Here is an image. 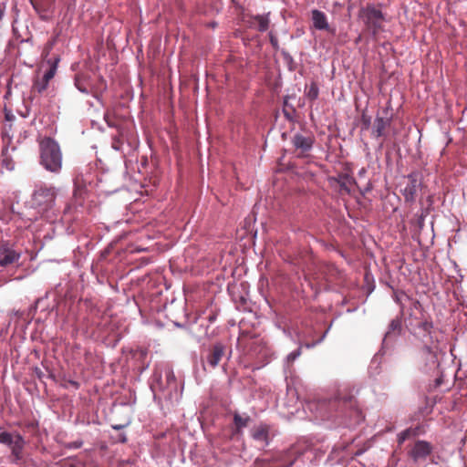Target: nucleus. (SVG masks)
<instances>
[{
	"mask_svg": "<svg viewBox=\"0 0 467 467\" xmlns=\"http://www.w3.org/2000/svg\"><path fill=\"white\" fill-rule=\"evenodd\" d=\"M39 163L47 171L58 173L62 169V152L57 140L45 137L39 141Z\"/></svg>",
	"mask_w": 467,
	"mask_h": 467,
	"instance_id": "f257e3e1",
	"label": "nucleus"
},
{
	"mask_svg": "<svg viewBox=\"0 0 467 467\" xmlns=\"http://www.w3.org/2000/svg\"><path fill=\"white\" fill-rule=\"evenodd\" d=\"M331 406L337 408V416L342 418L344 423L348 426L358 424L364 419L355 397L349 393L339 392L337 399L331 403Z\"/></svg>",
	"mask_w": 467,
	"mask_h": 467,
	"instance_id": "f03ea898",
	"label": "nucleus"
},
{
	"mask_svg": "<svg viewBox=\"0 0 467 467\" xmlns=\"http://www.w3.org/2000/svg\"><path fill=\"white\" fill-rule=\"evenodd\" d=\"M57 189L53 186H37L33 192L31 207L38 213L50 211L56 203Z\"/></svg>",
	"mask_w": 467,
	"mask_h": 467,
	"instance_id": "7ed1b4c3",
	"label": "nucleus"
},
{
	"mask_svg": "<svg viewBox=\"0 0 467 467\" xmlns=\"http://www.w3.org/2000/svg\"><path fill=\"white\" fill-rule=\"evenodd\" d=\"M358 17L364 22L366 28L373 36H377L382 30L384 16L381 10L373 5L362 7L358 12Z\"/></svg>",
	"mask_w": 467,
	"mask_h": 467,
	"instance_id": "20e7f679",
	"label": "nucleus"
},
{
	"mask_svg": "<svg viewBox=\"0 0 467 467\" xmlns=\"http://www.w3.org/2000/svg\"><path fill=\"white\" fill-rule=\"evenodd\" d=\"M418 367L424 372L431 371L438 367L437 351L434 348L425 345L419 351L417 358Z\"/></svg>",
	"mask_w": 467,
	"mask_h": 467,
	"instance_id": "39448f33",
	"label": "nucleus"
},
{
	"mask_svg": "<svg viewBox=\"0 0 467 467\" xmlns=\"http://www.w3.org/2000/svg\"><path fill=\"white\" fill-rule=\"evenodd\" d=\"M21 253L14 249L7 241L0 242V266L6 267L19 261Z\"/></svg>",
	"mask_w": 467,
	"mask_h": 467,
	"instance_id": "423d86ee",
	"label": "nucleus"
},
{
	"mask_svg": "<svg viewBox=\"0 0 467 467\" xmlns=\"http://www.w3.org/2000/svg\"><path fill=\"white\" fill-rule=\"evenodd\" d=\"M291 142L296 150H300L298 156L305 157L306 153L311 150L315 142V138L312 135L296 133L293 136Z\"/></svg>",
	"mask_w": 467,
	"mask_h": 467,
	"instance_id": "0eeeda50",
	"label": "nucleus"
},
{
	"mask_svg": "<svg viewBox=\"0 0 467 467\" xmlns=\"http://www.w3.org/2000/svg\"><path fill=\"white\" fill-rule=\"evenodd\" d=\"M432 446L426 441H417L409 452L414 462L424 461L432 452Z\"/></svg>",
	"mask_w": 467,
	"mask_h": 467,
	"instance_id": "6e6552de",
	"label": "nucleus"
},
{
	"mask_svg": "<svg viewBox=\"0 0 467 467\" xmlns=\"http://www.w3.org/2000/svg\"><path fill=\"white\" fill-rule=\"evenodd\" d=\"M252 438L262 446H267L270 441V427L265 423L254 426L251 431Z\"/></svg>",
	"mask_w": 467,
	"mask_h": 467,
	"instance_id": "1a4fd4ad",
	"label": "nucleus"
},
{
	"mask_svg": "<svg viewBox=\"0 0 467 467\" xmlns=\"http://www.w3.org/2000/svg\"><path fill=\"white\" fill-rule=\"evenodd\" d=\"M26 441L21 434L16 432V441L9 446L11 450V462L18 463L23 459V450Z\"/></svg>",
	"mask_w": 467,
	"mask_h": 467,
	"instance_id": "9d476101",
	"label": "nucleus"
},
{
	"mask_svg": "<svg viewBox=\"0 0 467 467\" xmlns=\"http://www.w3.org/2000/svg\"><path fill=\"white\" fill-rule=\"evenodd\" d=\"M225 348L222 343L214 344L206 358L208 364L214 368L224 355Z\"/></svg>",
	"mask_w": 467,
	"mask_h": 467,
	"instance_id": "9b49d317",
	"label": "nucleus"
},
{
	"mask_svg": "<svg viewBox=\"0 0 467 467\" xmlns=\"http://www.w3.org/2000/svg\"><path fill=\"white\" fill-rule=\"evenodd\" d=\"M391 120L389 118L376 117L373 128L372 135L375 138H380L386 136V130L390 126Z\"/></svg>",
	"mask_w": 467,
	"mask_h": 467,
	"instance_id": "f8f14e48",
	"label": "nucleus"
},
{
	"mask_svg": "<svg viewBox=\"0 0 467 467\" xmlns=\"http://www.w3.org/2000/svg\"><path fill=\"white\" fill-rule=\"evenodd\" d=\"M270 24L269 14L257 15L251 17L250 26H255L260 32H265L268 29Z\"/></svg>",
	"mask_w": 467,
	"mask_h": 467,
	"instance_id": "ddd939ff",
	"label": "nucleus"
},
{
	"mask_svg": "<svg viewBox=\"0 0 467 467\" xmlns=\"http://www.w3.org/2000/svg\"><path fill=\"white\" fill-rule=\"evenodd\" d=\"M312 21L313 25L317 29L319 30H327L328 23L327 19V16L322 11L315 9L312 11Z\"/></svg>",
	"mask_w": 467,
	"mask_h": 467,
	"instance_id": "4468645a",
	"label": "nucleus"
},
{
	"mask_svg": "<svg viewBox=\"0 0 467 467\" xmlns=\"http://www.w3.org/2000/svg\"><path fill=\"white\" fill-rule=\"evenodd\" d=\"M418 191V182L412 176H409V182L403 190V196L407 202H413Z\"/></svg>",
	"mask_w": 467,
	"mask_h": 467,
	"instance_id": "2eb2a0df",
	"label": "nucleus"
},
{
	"mask_svg": "<svg viewBox=\"0 0 467 467\" xmlns=\"http://www.w3.org/2000/svg\"><path fill=\"white\" fill-rule=\"evenodd\" d=\"M322 275L327 283H333L339 275V271L333 265H327L322 267Z\"/></svg>",
	"mask_w": 467,
	"mask_h": 467,
	"instance_id": "dca6fc26",
	"label": "nucleus"
},
{
	"mask_svg": "<svg viewBox=\"0 0 467 467\" xmlns=\"http://www.w3.org/2000/svg\"><path fill=\"white\" fill-rule=\"evenodd\" d=\"M402 329L401 320L400 318H395L391 320L389 325V329L385 335V337H389L391 336H398L400 334Z\"/></svg>",
	"mask_w": 467,
	"mask_h": 467,
	"instance_id": "f3484780",
	"label": "nucleus"
},
{
	"mask_svg": "<svg viewBox=\"0 0 467 467\" xmlns=\"http://www.w3.org/2000/svg\"><path fill=\"white\" fill-rule=\"evenodd\" d=\"M15 441H16V432L11 433L8 431H2V428L0 427V443L9 447Z\"/></svg>",
	"mask_w": 467,
	"mask_h": 467,
	"instance_id": "a211bd4d",
	"label": "nucleus"
},
{
	"mask_svg": "<svg viewBox=\"0 0 467 467\" xmlns=\"http://www.w3.org/2000/svg\"><path fill=\"white\" fill-rule=\"evenodd\" d=\"M417 327L423 332V337L430 336V337L431 338V333L433 328V324L431 321H420L418 323Z\"/></svg>",
	"mask_w": 467,
	"mask_h": 467,
	"instance_id": "6ab92c4d",
	"label": "nucleus"
},
{
	"mask_svg": "<svg viewBox=\"0 0 467 467\" xmlns=\"http://www.w3.org/2000/svg\"><path fill=\"white\" fill-rule=\"evenodd\" d=\"M250 421V417H243L238 413H235L234 415V422L237 429V431H240L241 429L246 427L248 425V422Z\"/></svg>",
	"mask_w": 467,
	"mask_h": 467,
	"instance_id": "aec40b11",
	"label": "nucleus"
},
{
	"mask_svg": "<svg viewBox=\"0 0 467 467\" xmlns=\"http://www.w3.org/2000/svg\"><path fill=\"white\" fill-rule=\"evenodd\" d=\"M318 93L319 90L316 83L313 82L309 85V87H306V95L307 99H309L310 100L317 99L318 97Z\"/></svg>",
	"mask_w": 467,
	"mask_h": 467,
	"instance_id": "412c9836",
	"label": "nucleus"
},
{
	"mask_svg": "<svg viewBox=\"0 0 467 467\" xmlns=\"http://www.w3.org/2000/svg\"><path fill=\"white\" fill-rule=\"evenodd\" d=\"M305 451V447L301 444L292 446L286 452V458L289 459L294 455H301Z\"/></svg>",
	"mask_w": 467,
	"mask_h": 467,
	"instance_id": "4be33fe9",
	"label": "nucleus"
},
{
	"mask_svg": "<svg viewBox=\"0 0 467 467\" xmlns=\"http://www.w3.org/2000/svg\"><path fill=\"white\" fill-rule=\"evenodd\" d=\"M58 59H57L53 64L52 66L50 67V68L48 70H47L43 76V80L45 82H47L49 83L50 79H52L56 74V71H57V63Z\"/></svg>",
	"mask_w": 467,
	"mask_h": 467,
	"instance_id": "5701e85b",
	"label": "nucleus"
},
{
	"mask_svg": "<svg viewBox=\"0 0 467 467\" xmlns=\"http://www.w3.org/2000/svg\"><path fill=\"white\" fill-rule=\"evenodd\" d=\"M48 87V83L45 82L43 78L41 80H36L34 84L35 89L37 90L38 93L44 92Z\"/></svg>",
	"mask_w": 467,
	"mask_h": 467,
	"instance_id": "b1692460",
	"label": "nucleus"
},
{
	"mask_svg": "<svg viewBox=\"0 0 467 467\" xmlns=\"http://www.w3.org/2000/svg\"><path fill=\"white\" fill-rule=\"evenodd\" d=\"M411 431L410 429L405 430L399 435V443L404 442L410 436Z\"/></svg>",
	"mask_w": 467,
	"mask_h": 467,
	"instance_id": "393cba45",
	"label": "nucleus"
},
{
	"mask_svg": "<svg viewBox=\"0 0 467 467\" xmlns=\"http://www.w3.org/2000/svg\"><path fill=\"white\" fill-rule=\"evenodd\" d=\"M300 354H301L300 349H297V350L290 353L287 356L288 361L293 362L298 356H300Z\"/></svg>",
	"mask_w": 467,
	"mask_h": 467,
	"instance_id": "a878e982",
	"label": "nucleus"
},
{
	"mask_svg": "<svg viewBox=\"0 0 467 467\" xmlns=\"http://www.w3.org/2000/svg\"><path fill=\"white\" fill-rule=\"evenodd\" d=\"M130 423V421L129 420L128 422L124 423V424H115V425H112V429L113 430H116V431H120V430H123L124 428H126L127 426H129Z\"/></svg>",
	"mask_w": 467,
	"mask_h": 467,
	"instance_id": "bb28decb",
	"label": "nucleus"
},
{
	"mask_svg": "<svg viewBox=\"0 0 467 467\" xmlns=\"http://www.w3.org/2000/svg\"><path fill=\"white\" fill-rule=\"evenodd\" d=\"M75 85L81 93H88V89L84 86H82L78 81H76Z\"/></svg>",
	"mask_w": 467,
	"mask_h": 467,
	"instance_id": "cd10ccee",
	"label": "nucleus"
},
{
	"mask_svg": "<svg viewBox=\"0 0 467 467\" xmlns=\"http://www.w3.org/2000/svg\"><path fill=\"white\" fill-rule=\"evenodd\" d=\"M270 43L275 48H276L278 46L277 38L274 36L272 34H270Z\"/></svg>",
	"mask_w": 467,
	"mask_h": 467,
	"instance_id": "c85d7f7f",
	"label": "nucleus"
},
{
	"mask_svg": "<svg viewBox=\"0 0 467 467\" xmlns=\"http://www.w3.org/2000/svg\"><path fill=\"white\" fill-rule=\"evenodd\" d=\"M118 441L121 443H125L127 441V437L125 433H120L118 437Z\"/></svg>",
	"mask_w": 467,
	"mask_h": 467,
	"instance_id": "c756f323",
	"label": "nucleus"
},
{
	"mask_svg": "<svg viewBox=\"0 0 467 467\" xmlns=\"http://www.w3.org/2000/svg\"><path fill=\"white\" fill-rule=\"evenodd\" d=\"M35 372H36V376H37L39 379H42V378H43L44 374H43V372L41 371V369H39L38 368H36Z\"/></svg>",
	"mask_w": 467,
	"mask_h": 467,
	"instance_id": "7c9ffc66",
	"label": "nucleus"
},
{
	"mask_svg": "<svg viewBox=\"0 0 467 467\" xmlns=\"http://www.w3.org/2000/svg\"><path fill=\"white\" fill-rule=\"evenodd\" d=\"M363 123L365 124L366 127H368L370 123L369 119H366L365 117H363Z\"/></svg>",
	"mask_w": 467,
	"mask_h": 467,
	"instance_id": "2f4dec72",
	"label": "nucleus"
},
{
	"mask_svg": "<svg viewBox=\"0 0 467 467\" xmlns=\"http://www.w3.org/2000/svg\"><path fill=\"white\" fill-rule=\"evenodd\" d=\"M296 461V458H294L293 460H289L288 463L285 465V467H289L291 465H293V463L295 462Z\"/></svg>",
	"mask_w": 467,
	"mask_h": 467,
	"instance_id": "473e14b6",
	"label": "nucleus"
},
{
	"mask_svg": "<svg viewBox=\"0 0 467 467\" xmlns=\"http://www.w3.org/2000/svg\"><path fill=\"white\" fill-rule=\"evenodd\" d=\"M70 383H71L73 386L78 387V383H77V382H75V381H70Z\"/></svg>",
	"mask_w": 467,
	"mask_h": 467,
	"instance_id": "72a5a7b5",
	"label": "nucleus"
},
{
	"mask_svg": "<svg viewBox=\"0 0 467 467\" xmlns=\"http://www.w3.org/2000/svg\"><path fill=\"white\" fill-rule=\"evenodd\" d=\"M112 147H113V149H114V150H119L118 145H113Z\"/></svg>",
	"mask_w": 467,
	"mask_h": 467,
	"instance_id": "f704fd0d",
	"label": "nucleus"
},
{
	"mask_svg": "<svg viewBox=\"0 0 467 467\" xmlns=\"http://www.w3.org/2000/svg\"><path fill=\"white\" fill-rule=\"evenodd\" d=\"M80 445H81V442H80V443H76V446H75V447H76V448H78V447H80Z\"/></svg>",
	"mask_w": 467,
	"mask_h": 467,
	"instance_id": "c9c22d12",
	"label": "nucleus"
},
{
	"mask_svg": "<svg viewBox=\"0 0 467 467\" xmlns=\"http://www.w3.org/2000/svg\"><path fill=\"white\" fill-rule=\"evenodd\" d=\"M174 301H175V299H173V298H172V299L171 300V304H173V302H174Z\"/></svg>",
	"mask_w": 467,
	"mask_h": 467,
	"instance_id": "e433bc0d",
	"label": "nucleus"
}]
</instances>
